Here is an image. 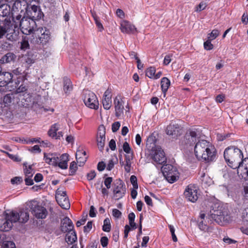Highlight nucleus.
Here are the masks:
<instances>
[{
	"label": "nucleus",
	"mask_w": 248,
	"mask_h": 248,
	"mask_svg": "<svg viewBox=\"0 0 248 248\" xmlns=\"http://www.w3.org/2000/svg\"><path fill=\"white\" fill-rule=\"evenodd\" d=\"M123 150L126 154H130L131 152V148L129 144L127 142H125L123 144Z\"/></svg>",
	"instance_id": "nucleus-53"
},
{
	"label": "nucleus",
	"mask_w": 248,
	"mask_h": 248,
	"mask_svg": "<svg viewBox=\"0 0 248 248\" xmlns=\"http://www.w3.org/2000/svg\"><path fill=\"white\" fill-rule=\"evenodd\" d=\"M6 154L7 155L9 156V157L10 158H11V159H12L15 161L18 162V161H21V159L16 155H13L12 154H10L8 153H6Z\"/></svg>",
	"instance_id": "nucleus-63"
},
{
	"label": "nucleus",
	"mask_w": 248,
	"mask_h": 248,
	"mask_svg": "<svg viewBox=\"0 0 248 248\" xmlns=\"http://www.w3.org/2000/svg\"><path fill=\"white\" fill-rule=\"evenodd\" d=\"M198 135L195 131L188 130L180 141L181 145H191L193 143H196L198 140Z\"/></svg>",
	"instance_id": "nucleus-17"
},
{
	"label": "nucleus",
	"mask_w": 248,
	"mask_h": 248,
	"mask_svg": "<svg viewBox=\"0 0 248 248\" xmlns=\"http://www.w3.org/2000/svg\"><path fill=\"white\" fill-rule=\"evenodd\" d=\"M9 221L13 223L16 222L18 221L20 217L18 216V213L15 212H11L9 214H7L5 217Z\"/></svg>",
	"instance_id": "nucleus-29"
},
{
	"label": "nucleus",
	"mask_w": 248,
	"mask_h": 248,
	"mask_svg": "<svg viewBox=\"0 0 248 248\" xmlns=\"http://www.w3.org/2000/svg\"><path fill=\"white\" fill-rule=\"evenodd\" d=\"M102 104L104 108L105 109H109L111 106V96L103 97L102 100Z\"/></svg>",
	"instance_id": "nucleus-37"
},
{
	"label": "nucleus",
	"mask_w": 248,
	"mask_h": 248,
	"mask_svg": "<svg viewBox=\"0 0 248 248\" xmlns=\"http://www.w3.org/2000/svg\"><path fill=\"white\" fill-rule=\"evenodd\" d=\"M102 230L106 232H109L111 230V224L110 220L108 218H106L104 220V224L102 227Z\"/></svg>",
	"instance_id": "nucleus-39"
},
{
	"label": "nucleus",
	"mask_w": 248,
	"mask_h": 248,
	"mask_svg": "<svg viewBox=\"0 0 248 248\" xmlns=\"http://www.w3.org/2000/svg\"><path fill=\"white\" fill-rule=\"evenodd\" d=\"M155 68L154 67H150L145 71V75L148 78H152L155 77Z\"/></svg>",
	"instance_id": "nucleus-41"
},
{
	"label": "nucleus",
	"mask_w": 248,
	"mask_h": 248,
	"mask_svg": "<svg viewBox=\"0 0 248 248\" xmlns=\"http://www.w3.org/2000/svg\"><path fill=\"white\" fill-rule=\"evenodd\" d=\"M114 104L116 116L119 117L123 113L124 109V102L120 97H116L114 100Z\"/></svg>",
	"instance_id": "nucleus-23"
},
{
	"label": "nucleus",
	"mask_w": 248,
	"mask_h": 248,
	"mask_svg": "<svg viewBox=\"0 0 248 248\" xmlns=\"http://www.w3.org/2000/svg\"><path fill=\"white\" fill-rule=\"evenodd\" d=\"M211 212V217L220 225H223L229 221L227 211L222 207H218L217 210L213 209Z\"/></svg>",
	"instance_id": "nucleus-6"
},
{
	"label": "nucleus",
	"mask_w": 248,
	"mask_h": 248,
	"mask_svg": "<svg viewBox=\"0 0 248 248\" xmlns=\"http://www.w3.org/2000/svg\"><path fill=\"white\" fill-rule=\"evenodd\" d=\"M83 96V101L86 106L94 109L98 108L99 103L96 95L93 92L89 90H84Z\"/></svg>",
	"instance_id": "nucleus-10"
},
{
	"label": "nucleus",
	"mask_w": 248,
	"mask_h": 248,
	"mask_svg": "<svg viewBox=\"0 0 248 248\" xmlns=\"http://www.w3.org/2000/svg\"><path fill=\"white\" fill-rule=\"evenodd\" d=\"M89 216L91 217H94L96 216L95 208L93 205L90 207Z\"/></svg>",
	"instance_id": "nucleus-62"
},
{
	"label": "nucleus",
	"mask_w": 248,
	"mask_h": 248,
	"mask_svg": "<svg viewBox=\"0 0 248 248\" xmlns=\"http://www.w3.org/2000/svg\"><path fill=\"white\" fill-rule=\"evenodd\" d=\"M224 157L231 168L233 169H237V173H239L243 157L241 150L235 146L229 147L224 152Z\"/></svg>",
	"instance_id": "nucleus-2"
},
{
	"label": "nucleus",
	"mask_w": 248,
	"mask_h": 248,
	"mask_svg": "<svg viewBox=\"0 0 248 248\" xmlns=\"http://www.w3.org/2000/svg\"><path fill=\"white\" fill-rule=\"evenodd\" d=\"M15 28H20L25 33L32 32L33 31V25L35 23L34 20L29 18L28 19L24 16L14 23Z\"/></svg>",
	"instance_id": "nucleus-8"
},
{
	"label": "nucleus",
	"mask_w": 248,
	"mask_h": 248,
	"mask_svg": "<svg viewBox=\"0 0 248 248\" xmlns=\"http://www.w3.org/2000/svg\"><path fill=\"white\" fill-rule=\"evenodd\" d=\"M170 85V82L169 78H162L161 81V87L162 92L164 93V96L166 95V93L168 91L169 87Z\"/></svg>",
	"instance_id": "nucleus-32"
},
{
	"label": "nucleus",
	"mask_w": 248,
	"mask_h": 248,
	"mask_svg": "<svg viewBox=\"0 0 248 248\" xmlns=\"http://www.w3.org/2000/svg\"><path fill=\"white\" fill-rule=\"evenodd\" d=\"M1 19L8 18L10 20L11 17V8L8 4H1L0 6V17Z\"/></svg>",
	"instance_id": "nucleus-24"
},
{
	"label": "nucleus",
	"mask_w": 248,
	"mask_h": 248,
	"mask_svg": "<svg viewBox=\"0 0 248 248\" xmlns=\"http://www.w3.org/2000/svg\"><path fill=\"white\" fill-rule=\"evenodd\" d=\"M112 216L116 218H119L122 216V213L117 209H113L112 210Z\"/></svg>",
	"instance_id": "nucleus-55"
},
{
	"label": "nucleus",
	"mask_w": 248,
	"mask_h": 248,
	"mask_svg": "<svg viewBox=\"0 0 248 248\" xmlns=\"http://www.w3.org/2000/svg\"><path fill=\"white\" fill-rule=\"evenodd\" d=\"M21 50H25L29 48V44L28 41L25 39L22 40L21 42V46L20 47Z\"/></svg>",
	"instance_id": "nucleus-48"
},
{
	"label": "nucleus",
	"mask_w": 248,
	"mask_h": 248,
	"mask_svg": "<svg viewBox=\"0 0 248 248\" xmlns=\"http://www.w3.org/2000/svg\"><path fill=\"white\" fill-rule=\"evenodd\" d=\"M106 128L103 125H101L98 127V134L96 137V141L99 150L102 152L105 144L106 140Z\"/></svg>",
	"instance_id": "nucleus-19"
},
{
	"label": "nucleus",
	"mask_w": 248,
	"mask_h": 248,
	"mask_svg": "<svg viewBox=\"0 0 248 248\" xmlns=\"http://www.w3.org/2000/svg\"><path fill=\"white\" fill-rule=\"evenodd\" d=\"M206 7V5L205 3L203 2H201L197 7L195 10L196 12H200L205 9Z\"/></svg>",
	"instance_id": "nucleus-57"
},
{
	"label": "nucleus",
	"mask_w": 248,
	"mask_h": 248,
	"mask_svg": "<svg viewBox=\"0 0 248 248\" xmlns=\"http://www.w3.org/2000/svg\"><path fill=\"white\" fill-rule=\"evenodd\" d=\"M23 99L25 100L26 103V105H29V103L32 102V97L31 95L27 93H24L22 94Z\"/></svg>",
	"instance_id": "nucleus-47"
},
{
	"label": "nucleus",
	"mask_w": 248,
	"mask_h": 248,
	"mask_svg": "<svg viewBox=\"0 0 248 248\" xmlns=\"http://www.w3.org/2000/svg\"><path fill=\"white\" fill-rule=\"evenodd\" d=\"M32 177L25 176V182L26 185L28 186H31L33 184V181L31 179Z\"/></svg>",
	"instance_id": "nucleus-61"
},
{
	"label": "nucleus",
	"mask_w": 248,
	"mask_h": 248,
	"mask_svg": "<svg viewBox=\"0 0 248 248\" xmlns=\"http://www.w3.org/2000/svg\"><path fill=\"white\" fill-rule=\"evenodd\" d=\"M112 180V178L110 177H107L105 179L104 185L107 189H109L110 188Z\"/></svg>",
	"instance_id": "nucleus-50"
},
{
	"label": "nucleus",
	"mask_w": 248,
	"mask_h": 248,
	"mask_svg": "<svg viewBox=\"0 0 248 248\" xmlns=\"http://www.w3.org/2000/svg\"><path fill=\"white\" fill-rule=\"evenodd\" d=\"M14 98V94L13 93H9L5 95L3 99L5 107L9 106Z\"/></svg>",
	"instance_id": "nucleus-36"
},
{
	"label": "nucleus",
	"mask_w": 248,
	"mask_h": 248,
	"mask_svg": "<svg viewBox=\"0 0 248 248\" xmlns=\"http://www.w3.org/2000/svg\"><path fill=\"white\" fill-rule=\"evenodd\" d=\"M69 156V155L66 153L62 154L60 157L56 154L44 153V159L46 163L54 166H58L63 170L67 169Z\"/></svg>",
	"instance_id": "nucleus-3"
},
{
	"label": "nucleus",
	"mask_w": 248,
	"mask_h": 248,
	"mask_svg": "<svg viewBox=\"0 0 248 248\" xmlns=\"http://www.w3.org/2000/svg\"><path fill=\"white\" fill-rule=\"evenodd\" d=\"M26 14L30 19L34 20H39L41 19L43 15L39 7L29 4L28 2V8L26 10Z\"/></svg>",
	"instance_id": "nucleus-14"
},
{
	"label": "nucleus",
	"mask_w": 248,
	"mask_h": 248,
	"mask_svg": "<svg viewBox=\"0 0 248 248\" xmlns=\"http://www.w3.org/2000/svg\"><path fill=\"white\" fill-rule=\"evenodd\" d=\"M114 198L118 200L122 198L126 193V188L124 183L121 180L116 181L113 189Z\"/></svg>",
	"instance_id": "nucleus-16"
},
{
	"label": "nucleus",
	"mask_w": 248,
	"mask_h": 248,
	"mask_svg": "<svg viewBox=\"0 0 248 248\" xmlns=\"http://www.w3.org/2000/svg\"><path fill=\"white\" fill-rule=\"evenodd\" d=\"M13 47V45L12 44L5 42L1 44L0 46V48L1 49V51L10 52Z\"/></svg>",
	"instance_id": "nucleus-38"
},
{
	"label": "nucleus",
	"mask_w": 248,
	"mask_h": 248,
	"mask_svg": "<svg viewBox=\"0 0 248 248\" xmlns=\"http://www.w3.org/2000/svg\"><path fill=\"white\" fill-rule=\"evenodd\" d=\"M22 181V179L20 177H15L11 180L12 184H18Z\"/></svg>",
	"instance_id": "nucleus-58"
},
{
	"label": "nucleus",
	"mask_w": 248,
	"mask_h": 248,
	"mask_svg": "<svg viewBox=\"0 0 248 248\" xmlns=\"http://www.w3.org/2000/svg\"><path fill=\"white\" fill-rule=\"evenodd\" d=\"M184 195L188 201L192 202H196L200 195L197 186L195 185H189L185 189Z\"/></svg>",
	"instance_id": "nucleus-13"
},
{
	"label": "nucleus",
	"mask_w": 248,
	"mask_h": 248,
	"mask_svg": "<svg viewBox=\"0 0 248 248\" xmlns=\"http://www.w3.org/2000/svg\"><path fill=\"white\" fill-rule=\"evenodd\" d=\"M74 225L68 217H65L61 222V230L63 232H67L74 230Z\"/></svg>",
	"instance_id": "nucleus-21"
},
{
	"label": "nucleus",
	"mask_w": 248,
	"mask_h": 248,
	"mask_svg": "<svg viewBox=\"0 0 248 248\" xmlns=\"http://www.w3.org/2000/svg\"><path fill=\"white\" fill-rule=\"evenodd\" d=\"M2 247L3 248H16L15 243L10 241H4L3 243Z\"/></svg>",
	"instance_id": "nucleus-46"
},
{
	"label": "nucleus",
	"mask_w": 248,
	"mask_h": 248,
	"mask_svg": "<svg viewBox=\"0 0 248 248\" xmlns=\"http://www.w3.org/2000/svg\"><path fill=\"white\" fill-rule=\"evenodd\" d=\"M92 228V222H88L87 225L84 227V232H88Z\"/></svg>",
	"instance_id": "nucleus-59"
},
{
	"label": "nucleus",
	"mask_w": 248,
	"mask_h": 248,
	"mask_svg": "<svg viewBox=\"0 0 248 248\" xmlns=\"http://www.w3.org/2000/svg\"><path fill=\"white\" fill-rule=\"evenodd\" d=\"M241 168L244 167L243 171V173H241V175L243 177H244L246 179V176L248 177V158H246L242 160L241 161Z\"/></svg>",
	"instance_id": "nucleus-31"
},
{
	"label": "nucleus",
	"mask_w": 248,
	"mask_h": 248,
	"mask_svg": "<svg viewBox=\"0 0 248 248\" xmlns=\"http://www.w3.org/2000/svg\"><path fill=\"white\" fill-rule=\"evenodd\" d=\"M96 176V173L94 170H92L87 175V179L88 180L91 181L94 179Z\"/></svg>",
	"instance_id": "nucleus-60"
},
{
	"label": "nucleus",
	"mask_w": 248,
	"mask_h": 248,
	"mask_svg": "<svg viewBox=\"0 0 248 248\" xmlns=\"http://www.w3.org/2000/svg\"><path fill=\"white\" fill-rule=\"evenodd\" d=\"M240 230L243 233L248 235V225H247L246 223L243 224V226L240 228Z\"/></svg>",
	"instance_id": "nucleus-64"
},
{
	"label": "nucleus",
	"mask_w": 248,
	"mask_h": 248,
	"mask_svg": "<svg viewBox=\"0 0 248 248\" xmlns=\"http://www.w3.org/2000/svg\"><path fill=\"white\" fill-rule=\"evenodd\" d=\"M166 132L172 138L177 139L182 134V129L178 124L171 123L167 127Z\"/></svg>",
	"instance_id": "nucleus-18"
},
{
	"label": "nucleus",
	"mask_w": 248,
	"mask_h": 248,
	"mask_svg": "<svg viewBox=\"0 0 248 248\" xmlns=\"http://www.w3.org/2000/svg\"><path fill=\"white\" fill-rule=\"evenodd\" d=\"M219 32L217 30H213L212 31L208 34V39L213 40L216 39L219 35Z\"/></svg>",
	"instance_id": "nucleus-44"
},
{
	"label": "nucleus",
	"mask_w": 248,
	"mask_h": 248,
	"mask_svg": "<svg viewBox=\"0 0 248 248\" xmlns=\"http://www.w3.org/2000/svg\"><path fill=\"white\" fill-rule=\"evenodd\" d=\"M151 155L155 165H163L166 162L167 158L165 153L159 146L153 147Z\"/></svg>",
	"instance_id": "nucleus-9"
},
{
	"label": "nucleus",
	"mask_w": 248,
	"mask_h": 248,
	"mask_svg": "<svg viewBox=\"0 0 248 248\" xmlns=\"http://www.w3.org/2000/svg\"><path fill=\"white\" fill-rule=\"evenodd\" d=\"M73 90V85L70 78H66L64 81L63 91L66 94H69Z\"/></svg>",
	"instance_id": "nucleus-33"
},
{
	"label": "nucleus",
	"mask_w": 248,
	"mask_h": 248,
	"mask_svg": "<svg viewBox=\"0 0 248 248\" xmlns=\"http://www.w3.org/2000/svg\"><path fill=\"white\" fill-rule=\"evenodd\" d=\"M76 157L77 163L79 166H82L86 162L88 156L85 151L82 149H78L77 151Z\"/></svg>",
	"instance_id": "nucleus-25"
},
{
	"label": "nucleus",
	"mask_w": 248,
	"mask_h": 248,
	"mask_svg": "<svg viewBox=\"0 0 248 248\" xmlns=\"http://www.w3.org/2000/svg\"><path fill=\"white\" fill-rule=\"evenodd\" d=\"M108 240L107 236H103L101 238L100 243L103 247H106L108 244Z\"/></svg>",
	"instance_id": "nucleus-56"
},
{
	"label": "nucleus",
	"mask_w": 248,
	"mask_h": 248,
	"mask_svg": "<svg viewBox=\"0 0 248 248\" xmlns=\"http://www.w3.org/2000/svg\"><path fill=\"white\" fill-rule=\"evenodd\" d=\"M120 162L122 165H124V169L125 171L126 172L128 173L130 171L131 167V162L126 161L125 163L124 164V161H123L122 157H121V158H120Z\"/></svg>",
	"instance_id": "nucleus-42"
},
{
	"label": "nucleus",
	"mask_w": 248,
	"mask_h": 248,
	"mask_svg": "<svg viewBox=\"0 0 248 248\" xmlns=\"http://www.w3.org/2000/svg\"><path fill=\"white\" fill-rule=\"evenodd\" d=\"M8 80H5L4 78H0V87H5L6 90L12 91L17 88L18 85L16 81H14L13 78H8Z\"/></svg>",
	"instance_id": "nucleus-22"
},
{
	"label": "nucleus",
	"mask_w": 248,
	"mask_h": 248,
	"mask_svg": "<svg viewBox=\"0 0 248 248\" xmlns=\"http://www.w3.org/2000/svg\"><path fill=\"white\" fill-rule=\"evenodd\" d=\"M65 241L69 245H72L77 241V236L74 230L67 232L65 236Z\"/></svg>",
	"instance_id": "nucleus-27"
},
{
	"label": "nucleus",
	"mask_w": 248,
	"mask_h": 248,
	"mask_svg": "<svg viewBox=\"0 0 248 248\" xmlns=\"http://www.w3.org/2000/svg\"><path fill=\"white\" fill-rule=\"evenodd\" d=\"M130 182L131 184L133 185L134 188L137 189L138 188L137 179L135 175H132L130 177Z\"/></svg>",
	"instance_id": "nucleus-51"
},
{
	"label": "nucleus",
	"mask_w": 248,
	"mask_h": 248,
	"mask_svg": "<svg viewBox=\"0 0 248 248\" xmlns=\"http://www.w3.org/2000/svg\"><path fill=\"white\" fill-rule=\"evenodd\" d=\"M77 164L76 162L73 161L70 163L69 167L70 175H73L75 174L77 170Z\"/></svg>",
	"instance_id": "nucleus-43"
},
{
	"label": "nucleus",
	"mask_w": 248,
	"mask_h": 248,
	"mask_svg": "<svg viewBox=\"0 0 248 248\" xmlns=\"http://www.w3.org/2000/svg\"><path fill=\"white\" fill-rule=\"evenodd\" d=\"M199 228L202 231L210 232L211 228L208 226L206 220H198Z\"/></svg>",
	"instance_id": "nucleus-34"
},
{
	"label": "nucleus",
	"mask_w": 248,
	"mask_h": 248,
	"mask_svg": "<svg viewBox=\"0 0 248 248\" xmlns=\"http://www.w3.org/2000/svg\"><path fill=\"white\" fill-rule=\"evenodd\" d=\"M121 31L124 33H134L136 31L135 26L127 21H123L121 24Z\"/></svg>",
	"instance_id": "nucleus-26"
},
{
	"label": "nucleus",
	"mask_w": 248,
	"mask_h": 248,
	"mask_svg": "<svg viewBox=\"0 0 248 248\" xmlns=\"http://www.w3.org/2000/svg\"><path fill=\"white\" fill-rule=\"evenodd\" d=\"M211 41L208 39V40L204 43V47L207 50H211L213 48V45L211 43Z\"/></svg>",
	"instance_id": "nucleus-49"
},
{
	"label": "nucleus",
	"mask_w": 248,
	"mask_h": 248,
	"mask_svg": "<svg viewBox=\"0 0 248 248\" xmlns=\"http://www.w3.org/2000/svg\"><path fill=\"white\" fill-rule=\"evenodd\" d=\"M11 21L8 18H5L0 22V39L6 34V38L10 41L15 40L16 34L12 28Z\"/></svg>",
	"instance_id": "nucleus-5"
},
{
	"label": "nucleus",
	"mask_w": 248,
	"mask_h": 248,
	"mask_svg": "<svg viewBox=\"0 0 248 248\" xmlns=\"http://www.w3.org/2000/svg\"><path fill=\"white\" fill-rule=\"evenodd\" d=\"M55 198L62 208L66 210L70 208V204L65 191L62 190L60 188H58L56 191Z\"/></svg>",
	"instance_id": "nucleus-12"
},
{
	"label": "nucleus",
	"mask_w": 248,
	"mask_h": 248,
	"mask_svg": "<svg viewBox=\"0 0 248 248\" xmlns=\"http://www.w3.org/2000/svg\"><path fill=\"white\" fill-rule=\"evenodd\" d=\"M17 56L12 52H7L0 58V64H12L16 62Z\"/></svg>",
	"instance_id": "nucleus-20"
},
{
	"label": "nucleus",
	"mask_w": 248,
	"mask_h": 248,
	"mask_svg": "<svg viewBox=\"0 0 248 248\" xmlns=\"http://www.w3.org/2000/svg\"><path fill=\"white\" fill-rule=\"evenodd\" d=\"M32 36L33 39L36 38L35 41L37 44H46L50 38V34L48 31L46 32L43 28H38L33 32Z\"/></svg>",
	"instance_id": "nucleus-15"
},
{
	"label": "nucleus",
	"mask_w": 248,
	"mask_h": 248,
	"mask_svg": "<svg viewBox=\"0 0 248 248\" xmlns=\"http://www.w3.org/2000/svg\"><path fill=\"white\" fill-rule=\"evenodd\" d=\"M2 223L0 225V231L3 232H7L12 227V222L9 221L6 218L2 219L1 221Z\"/></svg>",
	"instance_id": "nucleus-28"
},
{
	"label": "nucleus",
	"mask_w": 248,
	"mask_h": 248,
	"mask_svg": "<svg viewBox=\"0 0 248 248\" xmlns=\"http://www.w3.org/2000/svg\"><path fill=\"white\" fill-rule=\"evenodd\" d=\"M169 227L170 230V232H171V235H172V238L174 242H177V238L175 234V229L173 226L170 225H169Z\"/></svg>",
	"instance_id": "nucleus-52"
},
{
	"label": "nucleus",
	"mask_w": 248,
	"mask_h": 248,
	"mask_svg": "<svg viewBox=\"0 0 248 248\" xmlns=\"http://www.w3.org/2000/svg\"><path fill=\"white\" fill-rule=\"evenodd\" d=\"M162 173L166 179L170 183L175 182L178 178V172L175 167L166 164L161 167Z\"/></svg>",
	"instance_id": "nucleus-7"
},
{
	"label": "nucleus",
	"mask_w": 248,
	"mask_h": 248,
	"mask_svg": "<svg viewBox=\"0 0 248 248\" xmlns=\"http://www.w3.org/2000/svg\"><path fill=\"white\" fill-rule=\"evenodd\" d=\"M121 124L119 122H116L112 124L111 129L113 132H116L118 130L120 127Z\"/></svg>",
	"instance_id": "nucleus-54"
},
{
	"label": "nucleus",
	"mask_w": 248,
	"mask_h": 248,
	"mask_svg": "<svg viewBox=\"0 0 248 248\" xmlns=\"http://www.w3.org/2000/svg\"><path fill=\"white\" fill-rule=\"evenodd\" d=\"M28 8V2L24 1L14 2L11 8V17L15 23L25 16L26 10Z\"/></svg>",
	"instance_id": "nucleus-4"
},
{
	"label": "nucleus",
	"mask_w": 248,
	"mask_h": 248,
	"mask_svg": "<svg viewBox=\"0 0 248 248\" xmlns=\"http://www.w3.org/2000/svg\"><path fill=\"white\" fill-rule=\"evenodd\" d=\"M243 223L248 225V206L245 208L242 213Z\"/></svg>",
	"instance_id": "nucleus-40"
},
{
	"label": "nucleus",
	"mask_w": 248,
	"mask_h": 248,
	"mask_svg": "<svg viewBox=\"0 0 248 248\" xmlns=\"http://www.w3.org/2000/svg\"><path fill=\"white\" fill-rule=\"evenodd\" d=\"M18 214L20 217V218H19L18 220L19 222L21 223H25L29 220V215L27 212L20 211L19 213H18Z\"/></svg>",
	"instance_id": "nucleus-35"
},
{
	"label": "nucleus",
	"mask_w": 248,
	"mask_h": 248,
	"mask_svg": "<svg viewBox=\"0 0 248 248\" xmlns=\"http://www.w3.org/2000/svg\"><path fill=\"white\" fill-rule=\"evenodd\" d=\"M24 173L25 176L32 177L34 172L32 169L31 166H29L28 168L26 167V169H24Z\"/></svg>",
	"instance_id": "nucleus-45"
},
{
	"label": "nucleus",
	"mask_w": 248,
	"mask_h": 248,
	"mask_svg": "<svg viewBox=\"0 0 248 248\" xmlns=\"http://www.w3.org/2000/svg\"><path fill=\"white\" fill-rule=\"evenodd\" d=\"M60 128V124L58 123H55L52 125L48 131V135L53 138L57 136V132Z\"/></svg>",
	"instance_id": "nucleus-30"
},
{
	"label": "nucleus",
	"mask_w": 248,
	"mask_h": 248,
	"mask_svg": "<svg viewBox=\"0 0 248 248\" xmlns=\"http://www.w3.org/2000/svg\"><path fill=\"white\" fill-rule=\"evenodd\" d=\"M29 206L31 210L32 213L37 218L43 219L46 217L47 215L46 209L44 207L38 204L36 201L30 202Z\"/></svg>",
	"instance_id": "nucleus-11"
},
{
	"label": "nucleus",
	"mask_w": 248,
	"mask_h": 248,
	"mask_svg": "<svg viewBox=\"0 0 248 248\" xmlns=\"http://www.w3.org/2000/svg\"><path fill=\"white\" fill-rule=\"evenodd\" d=\"M194 154L197 158L206 162L213 161L216 158L214 147L206 140H198L194 147Z\"/></svg>",
	"instance_id": "nucleus-1"
}]
</instances>
